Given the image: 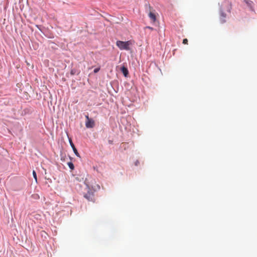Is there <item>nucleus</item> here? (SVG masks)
<instances>
[{
  "label": "nucleus",
  "instance_id": "1",
  "mask_svg": "<svg viewBox=\"0 0 257 257\" xmlns=\"http://www.w3.org/2000/svg\"><path fill=\"white\" fill-rule=\"evenodd\" d=\"M231 9V3L228 1H224L221 5L220 7V16L221 17H225L226 18V15L223 12L224 11H226L230 13V10Z\"/></svg>",
  "mask_w": 257,
  "mask_h": 257
},
{
  "label": "nucleus",
  "instance_id": "2",
  "mask_svg": "<svg viewBox=\"0 0 257 257\" xmlns=\"http://www.w3.org/2000/svg\"><path fill=\"white\" fill-rule=\"evenodd\" d=\"M116 45L120 50H130V46L133 45V43L131 41L125 42L117 41L116 42Z\"/></svg>",
  "mask_w": 257,
  "mask_h": 257
},
{
  "label": "nucleus",
  "instance_id": "3",
  "mask_svg": "<svg viewBox=\"0 0 257 257\" xmlns=\"http://www.w3.org/2000/svg\"><path fill=\"white\" fill-rule=\"evenodd\" d=\"M86 118L87 119L85 123L86 127L87 128L93 127L95 123L93 119L89 118L88 115H86Z\"/></svg>",
  "mask_w": 257,
  "mask_h": 257
},
{
  "label": "nucleus",
  "instance_id": "4",
  "mask_svg": "<svg viewBox=\"0 0 257 257\" xmlns=\"http://www.w3.org/2000/svg\"><path fill=\"white\" fill-rule=\"evenodd\" d=\"M85 198H86L89 201H93V195L92 193H90L89 192L87 194L84 195Z\"/></svg>",
  "mask_w": 257,
  "mask_h": 257
},
{
  "label": "nucleus",
  "instance_id": "5",
  "mask_svg": "<svg viewBox=\"0 0 257 257\" xmlns=\"http://www.w3.org/2000/svg\"><path fill=\"white\" fill-rule=\"evenodd\" d=\"M70 145H71V146L72 147V149H73V152L74 153H75V154L78 156V157H80L79 156V154L77 150V149H76V148L74 146V145L73 144V143L71 141H70Z\"/></svg>",
  "mask_w": 257,
  "mask_h": 257
},
{
  "label": "nucleus",
  "instance_id": "6",
  "mask_svg": "<svg viewBox=\"0 0 257 257\" xmlns=\"http://www.w3.org/2000/svg\"><path fill=\"white\" fill-rule=\"evenodd\" d=\"M121 71L122 72V73L123 74V75L125 77L127 76V75L128 74V71L126 67H125L124 66H122L121 68Z\"/></svg>",
  "mask_w": 257,
  "mask_h": 257
},
{
  "label": "nucleus",
  "instance_id": "7",
  "mask_svg": "<svg viewBox=\"0 0 257 257\" xmlns=\"http://www.w3.org/2000/svg\"><path fill=\"white\" fill-rule=\"evenodd\" d=\"M149 17L152 20L153 22H155L156 20V15L152 12H150L149 14Z\"/></svg>",
  "mask_w": 257,
  "mask_h": 257
},
{
  "label": "nucleus",
  "instance_id": "8",
  "mask_svg": "<svg viewBox=\"0 0 257 257\" xmlns=\"http://www.w3.org/2000/svg\"><path fill=\"white\" fill-rule=\"evenodd\" d=\"M244 2L246 4L248 7H249L251 10L253 9V2L251 1L244 0Z\"/></svg>",
  "mask_w": 257,
  "mask_h": 257
},
{
  "label": "nucleus",
  "instance_id": "9",
  "mask_svg": "<svg viewBox=\"0 0 257 257\" xmlns=\"http://www.w3.org/2000/svg\"><path fill=\"white\" fill-rule=\"evenodd\" d=\"M220 22L221 24H223L226 22V18L225 17H221L220 16Z\"/></svg>",
  "mask_w": 257,
  "mask_h": 257
},
{
  "label": "nucleus",
  "instance_id": "10",
  "mask_svg": "<svg viewBox=\"0 0 257 257\" xmlns=\"http://www.w3.org/2000/svg\"><path fill=\"white\" fill-rule=\"evenodd\" d=\"M68 166L71 170H73L74 168V166L73 164L71 162H69L68 163Z\"/></svg>",
  "mask_w": 257,
  "mask_h": 257
},
{
  "label": "nucleus",
  "instance_id": "11",
  "mask_svg": "<svg viewBox=\"0 0 257 257\" xmlns=\"http://www.w3.org/2000/svg\"><path fill=\"white\" fill-rule=\"evenodd\" d=\"M33 176L34 178H35L36 182H37V174L35 171H33Z\"/></svg>",
  "mask_w": 257,
  "mask_h": 257
},
{
  "label": "nucleus",
  "instance_id": "12",
  "mask_svg": "<svg viewBox=\"0 0 257 257\" xmlns=\"http://www.w3.org/2000/svg\"><path fill=\"white\" fill-rule=\"evenodd\" d=\"M70 74L73 75L76 74V70L75 69H72L70 72Z\"/></svg>",
  "mask_w": 257,
  "mask_h": 257
},
{
  "label": "nucleus",
  "instance_id": "13",
  "mask_svg": "<svg viewBox=\"0 0 257 257\" xmlns=\"http://www.w3.org/2000/svg\"><path fill=\"white\" fill-rule=\"evenodd\" d=\"M183 43L184 44H188V40L187 39H183Z\"/></svg>",
  "mask_w": 257,
  "mask_h": 257
},
{
  "label": "nucleus",
  "instance_id": "14",
  "mask_svg": "<svg viewBox=\"0 0 257 257\" xmlns=\"http://www.w3.org/2000/svg\"><path fill=\"white\" fill-rule=\"evenodd\" d=\"M99 70H100V68H96L94 70V72L95 73H96L99 71Z\"/></svg>",
  "mask_w": 257,
  "mask_h": 257
},
{
  "label": "nucleus",
  "instance_id": "15",
  "mask_svg": "<svg viewBox=\"0 0 257 257\" xmlns=\"http://www.w3.org/2000/svg\"><path fill=\"white\" fill-rule=\"evenodd\" d=\"M145 29H150V30H154L153 28L151 27H150V26H147V27H145Z\"/></svg>",
  "mask_w": 257,
  "mask_h": 257
}]
</instances>
